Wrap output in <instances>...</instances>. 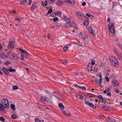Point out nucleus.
<instances>
[{
  "mask_svg": "<svg viewBox=\"0 0 122 122\" xmlns=\"http://www.w3.org/2000/svg\"><path fill=\"white\" fill-rule=\"evenodd\" d=\"M63 4V2L60 0H58L56 2L57 5L60 6Z\"/></svg>",
  "mask_w": 122,
  "mask_h": 122,
  "instance_id": "nucleus-16",
  "label": "nucleus"
},
{
  "mask_svg": "<svg viewBox=\"0 0 122 122\" xmlns=\"http://www.w3.org/2000/svg\"><path fill=\"white\" fill-rule=\"evenodd\" d=\"M62 63L63 64H66L67 63V61L66 60H62L61 61Z\"/></svg>",
  "mask_w": 122,
  "mask_h": 122,
  "instance_id": "nucleus-35",
  "label": "nucleus"
},
{
  "mask_svg": "<svg viewBox=\"0 0 122 122\" xmlns=\"http://www.w3.org/2000/svg\"><path fill=\"white\" fill-rule=\"evenodd\" d=\"M2 103L4 106V107L8 108L9 107L8 100L6 99H4L2 101Z\"/></svg>",
  "mask_w": 122,
  "mask_h": 122,
  "instance_id": "nucleus-4",
  "label": "nucleus"
},
{
  "mask_svg": "<svg viewBox=\"0 0 122 122\" xmlns=\"http://www.w3.org/2000/svg\"><path fill=\"white\" fill-rule=\"evenodd\" d=\"M0 56L1 58L3 59H4L7 57V56L6 55H5L4 53H2L0 54Z\"/></svg>",
  "mask_w": 122,
  "mask_h": 122,
  "instance_id": "nucleus-24",
  "label": "nucleus"
},
{
  "mask_svg": "<svg viewBox=\"0 0 122 122\" xmlns=\"http://www.w3.org/2000/svg\"><path fill=\"white\" fill-rule=\"evenodd\" d=\"M110 61L112 64L115 66H118V62L117 59L113 56L109 58Z\"/></svg>",
  "mask_w": 122,
  "mask_h": 122,
  "instance_id": "nucleus-2",
  "label": "nucleus"
},
{
  "mask_svg": "<svg viewBox=\"0 0 122 122\" xmlns=\"http://www.w3.org/2000/svg\"><path fill=\"white\" fill-rule=\"evenodd\" d=\"M115 92L117 93H118L119 92V91L117 89V88L115 89L114 90Z\"/></svg>",
  "mask_w": 122,
  "mask_h": 122,
  "instance_id": "nucleus-54",
  "label": "nucleus"
},
{
  "mask_svg": "<svg viewBox=\"0 0 122 122\" xmlns=\"http://www.w3.org/2000/svg\"><path fill=\"white\" fill-rule=\"evenodd\" d=\"M81 89H82L83 90H85L86 89V88L85 87L82 86V88H81Z\"/></svg>",
  "mask_w": 122,
  "mask_h": 122,
  "instance_id": "nucleus-62",
  "label": "nucleus"
},
{
  "mask_svg": "<svg viewBox=\"0 0 122 122\" xmlns=\"http://www.w3.org/2000/svg\"><path fill=\"white\" fill-rule=\"evenodd\" d=\"M41 100L43 101H45L51 103L52 102V101L50 99L48 98L47 99L44 96H42L41 97Z\"/></svg>",
  "mask_w": 122,
  "mask_h": 122,
  "instance_id": "nucleus-8",
  "label": "nucleus"
},
{
  "mask_svg": "<svg viewBox=\"0 0 122 122\" xmlns=\"http://www.w3.org/2000/svg\"><path fill=\"white\" fill-rule=\"evenodd\" d=\"M58 106L62 109H64V106L61 103H60L59 104Z\"/></svg>",
  "mask_w": 122,
  "mask_h": 122,
  "instance_id": "nucleus-28",
  "label": "nucleus"
},
{
  "mask_svg": "<svg viewBox=\"0 0 122 122\" xmlns=\"http://www.w3.org/2000/svg\"><path fill=\"white\" fill-rule=\"evenodd\" d=\"M10 45L11 44H9L7 50L9 52L12 51L13 48L14 47V45L11 46Z\"/></svg>",
  "mask_w": 122,
  "mask_h": 122,
  "instance_id": "nucleus-13",
  "label": "nucleus"
},
{
  "mask_svg": "<svg viewBox=\"0 0 122 122\" xmlns=\"http://www.w3.org/2000/svg\"><path fill=\"white\" fill-rule=\"evenodd\" d=\"M87 95L89 97H95V95H93L91 93H88Z\"/></svg>",
  "mask_w": 122,
  "mask_h": 122,
  "instance_id": "nucleus-40",
  "label": "nucleus"
},
{
  "mask_svg": "<svg viewBox=\"0 0 122 122\" xmlns=\"http://www.w3.org/2000/svg\"><path fill=\"white\" fill-rule=\"evenodd\" d=\"M10 107L13 111H15V106L14 104H11L10 105Z\"/></svg>",
  "mask_w": 122,
  "mask_h": 122,
  "instance_id": "nucleus-27",
  "label": "nucleus"
},
{
  "mask_svg": "<svg viewBox=\"0 0 122 122\" xmlns=\"http://www.w3.org/2000/svg\"><path fill=\"white\" fill-rule=\"evenodd\" d=\"M4 107V106L2 103H0V111H3V109L5 108Z\"/></svg>",
  "mask_w": 122,
  "mask_h": 122,
  "instance_id": "nucleus-20",
  "label": "nucleus"
},
{
  "mask_svg": "<svg viewBox=\"0 0 122 122\" xmlns=\"http://www.w3.org/2000/svg\"><path fill=\"white\" fill-rule=\"evenodd\" d=\"M15 20H17L18 21H20V20L19 18H16L15 19Z\"/></svg>",
  "mask_w": 122,
  "mask_h": 122,
  "instance_id": "nucleus-60",
  "label": "nucleus"
},
{
  "mask_svg": "<svg viewBox=\"0 0 122 122\" xmlns=\"http://www.w3.org/2000/svg\"><path fill=\"white\" fill-rule=\"evenodd\" d=\"M47 0H46V1H45V2H42V5L43 6H46L47 5V4L48 3V2L47 1Z\"/></svg>",
  "mask_w": 122,
  "mask_h": 122,
  "instance_id": "nucleus-30",
  "label": "nucleus"
},
{
  "mask_svg": "<svg viewBox=\"0 0 122 122\" xmlns=\"http://www.w3.org/2000/svg\"><path fill=\"white\" fill-rule=\"evenodd\" d=\"M108 28L111 32L110 33V35L111 36H114L115 35V31L113 24L111 22L110 23L108 24Z\"/></svg>",
  "mask_w": 122,
  "mask_h": 122,
  "instance_id": "nucleus-1",
  "label": "nucleus"
},
{
  "mask_svg": "<svg viewBox=\"0 0 122 122\" xmlns=\"http://www.w3.org/2000/svg\"><path fill=\"white\" fill-rule=\"evenodd\" d=\"M105 79L107 81V82H109V78L108 77H105Z\"/></svg>",
  "mask_w": 122,
  "mask_h": 122,
  "instance_id": "nucleus-55",
  "label": "nucleus"
},
{
  "mask_svg": "<svg viewBox=\"0 0 122 122\" xmlns=\"http://www.w3.org/2000/svg\"><path fill=\"white\" fill-rule=\"evenodd\" d=\"M114 51L116 55L117 56L120 53V52H118L116 49H114Z\"/></svg>",
  "mask_w": 122,
  "mask_h": 122,
  "instance_id": "nucleus-36",
  "label": "nucleus"
},
{
  "mask_svg": "<svg viewBox=\"0 0 122 122\" xmlns=\"http://www.w3.org/2000/svg\"><path fill=\"white\" fill-rule=\"evenodd\" d=\"M98 98L101 100H104V98L101 95L99 96H98Z\"/></svg>",
  "mask_w": 122,
  "mask_h": 122,
  "instance_id": "nucleus-41",
  "label": "nucleus"
},
{
  "mask_svg": "<svg viewBox=\"0 0 122 122\" xmlns=\"http://www.w3.org/2000/svg\"><path fill=\"white\" fill-rule=\"evenodd\" d=\"M86 3L85 2H83L82 3V5L83 6H85L86 5Z\"/></svg>",
  "mask_w": 122,
  "mask_h": 122,
  "instance_id": "nucleus-59",
  "label": "nucleus"
},
{
  "mask_svg": "<svg viewBox=\"0 0 122 122\" xmlns=\"http://www.w3.org/2000/svg\"><path fill=\"white\" fill-rule=\"evenodd\" d=\"M15 12H16L14 10H13L12 11H10V13H15Z\"/></svg>",
  "mask_w": 122,
  "mask_h": 122,
  "instance_id": "nucleus-57",
  "label": "nucleus"
},
{
  "mask_svg": "<svg viewBox=\"0 0 122 122\" xmlns=\"http://www.w3.org/2000/svg\"><path fill=\"white\" fill-rule=\"evenodd\" d=\"M19 57L16 54L14 53V56H13V58L12 59L15 60H18L19 59Z\"/></svg>",
  "mask_w": 122,
  "mask_h": 122,
  "instance_id": "nucleus-19",
  "label": "nucleus"
},
{
  "mask_svg": "<svg viewBox=\"0 0 122 122\" xmlns=\"http://www.w3.org/2000/svg\"><path fill=\"white\" fill-rule=\"evenodd\" d=\"M106 91L104 92V93H106L108 96H110L111 95V89L108 87L106 88Z\"/></svg>",
  "mask_w": 122,
  "mask_h": 122,
  "instance_id": "nucleus-6",
  "label": "nucleus"
},
{
  "mask_svg": "<svg viewBox=\"0 0 122 122\" xmlns=\"http://www.w3.org/2000/svg\"><path fill=\"white\" fill-rule=\"evenodd\" d=\"M64 2L66 3H68L71 4H72V2L70 0H65L64 1Z\"/></svg>",
  "mask_w": 122,
  "mask_h": 122,
  "instance_id": "nucleus-33",
  "label": "nucleus"
},
{
  "mask_svg": "<svg viewBox=\"0 0 122 122\" xmlns=\"http://www.w3.org/2000/svg\"><path fill=\"white\" fill-rule=\"evenodd\" d=\"M18 86L17 85L15 86H13L12 88L14 90L17 89H18Z\"/></svg>",
  "mask_w": 122,
  "mask_h": 122,
  "instance_id": "nucleus-37",
  "label": "nucleus"
},
{
  "mask_svg": "<svg viewBox=\"0 0 122 122\" xmlns=\"http://www.w3.org/2000/svg\"><path fill=\"white\" fill-rule=\"evenodd\" d=\"M91 34L93 36H95V34L94 33V30L92 27H90L88 30Z\"/></svg>",
  "mask_w": 122,
  "mask_h": 122,
  "instance_id": "nucleus-12",
  "label": "nucleus"
},
{
  "mask_svg": "<svg viewBox=\"0 0 122 122\" xmlns=\"http://www.w3.org/2000/svg\"><path fill=\"white\" fill-rule=\"evenodd\" d=\"M57 13L60 15H61V12L60 11H59L57 12Z\"/></svg>",
  "mask_w": 122,
  "mask_h": 122,
  "instance_id": "nucleus-61",
  "label": "nucleus"
},
{
  "mask_svg": "<svg viewBox=\"0 0 122 122\" xmlns=\"http://www.w3.org/2000/svg\"><path fill=\"white\" fill-rule=\"evenodd\" d=\"M78 96L79 97V98H80V99L81 100L83 99V97L81 95H78Z\"/></svg>",
  "mask_w": 122,
  "mask_h": 122,
  "instance_id": "nucleus-47",
  "label": "nucleus"
},
{
  "mask_svg": "<svg viewBox=\"0 0 122 122\" xmlns=\"http://www.w3.org/2000/svg\"><path fill=\"white\" fill-rule=\"evenodd\" d=\"M9 44H11L10 45L11 46L14 45V47L15 44V42L14 41H11Z\"/></svg>",
  "mask_w": 122,
  "mask_h": 122,
  "instance_id": "nucleus-38",
  "label": "nucleus"
},
{
  "mask_svg": "<svg viewBox=\"0 0 122 122\" xmlns=\"http://www.w3.org/2000/svg\"><path fill=\"white\" fill-rule=\"evenodd\" d=\"M10 62L8 61H6L5 63V64L6 65H8L10 64Z\"/></svg>",
  "mask_w": 122,
  "mask_h": 122,
  "instance_id": "nucleus-44",
  "label": "nucleus"
},
{
  "mask_svg": "<svg viewBox=\"0 0 122 122\" xmlns=\"http://www.w3.org/2000/svg\"><path fill=\"white\" fill-rule=\"evenodd\" d=\"M63 49L64 51H66L68 50V47L67 46H65L63 47Z\"/></svg>",
  "mask_w": 122,
  "mask_h": 122,
  "instance_id": "nucleus-43",
  "label": "nucleus"
},
{
  "mask_svg": "<svg viewBox=\"0 0 122 122\" xmlns=\"http://www.w3.org/2000/svg\"><path fill=\"white\" fill-rule=\"evenodd\" d=\"M2 70L3 72L5 74L8 75L9 73V69H7L5 67H4L2 69Z\"/></svg>",
  "mask_w": 122,
  "mask_h": 122,
  "instance_id": "nucleus-14",
  "label": "nucleus"
},
{
  "mask_svg": "<svg viewBox=\"0 0 122 122\" xmlns=\"http://www.w3.org/2000/svg\"><path fill=\"white\" fill-rule=\"evenodd\" d=\"M9 71L10 72H15V69H12L11 67H10V68L9 69Z\"/></svg>",
  "mask_w": 122,
  "mask_h": 122,
  "instance_id": "nucleus-34",
  "label": "nucleus"
},
{
  "mask_svg": "<svg viewBox=\"0 0 122 122\" xmlns=\"http://www.w3.org/2000/svg\"><path fill=\"white\" fill-rule=\"evenodd\" d=\"M58 19V18L57 17H55L53 18V20L55 22Z\"/></svg>",
  "mask_w": 122,
  "mask_h": 122,
  "instance_id": "nucleus-49",
  "label": "nucleus"
},
{
  "mask_svg": "<svg viewBox=\"0 0 122 122\" xmlns=\"http://www.w3.org/2000/svg\"><path fill=\"white\" fill-rule=\"evenodd\" d=\"M14 53L13 52H9L7 54V56L8 58L10 59H12L13 58V56Z\"/></svg>",
  "mask_w": 122,
  "mask_h": 122,
  "instance_id": "nucleus-11",
  "label": "nucleus"
},
{
  "mask_svg": "<svg viewBox=\"0 0 122 122\" xmlns=\"http://www.w3.org/2000/svg\"><path fill=\"white\" fill-rule=\"evenodd\" d=\"M117 45L122 50V44H117Z\"/></svg>",
  "mask_w": 122,
  "mask_h": 122,
  "instance_id": "nucleus-46",
  "label": "nucleus"
},
{
  "mask_svg": "<svg viewBox=\"0 0 122 122\" xmlns=\"http://www.w3.org/2000/svg\"><path fill=\"white\" fill-rule=\"evenodd\" d=\"M19 49L21 51H22L26 55V56H29V54L25 50H23L21 49L20 48H19Z\"/></svg>",
  "mask_w": 122,
  "mask_h": 122,
  "instance_id": "nucleus-21",
  "label": "nucleus"
},
{
  "mask_svg": "<svg viewBox=\"0 0 122 122\" xmlns=\"http://www.w3.org/2000/svg\"><path fill=\"white\" fill-rule=\"evenodd\" d=\"M52 11V10L51 9H50L47 12V13L49 14H50L51 13Z\"/></svg>",
  "mask_w": 122,
  "mask_h": 122,
  "instance_id": "nucleus-45",
  "label": "nucleus"
},
{
  "mask_svg": "<svg viewBox=\"0 0 122 122\" xmlns=\"http://www.w3.org/2000/svg\"><path fill=\"white\" fill-rule=\"evenodd\" d=\"M85 103L87 106H89L92 108L94 107L95 106L92 103H91L87 101H85Z\"/></svg>",
  "mask_w": 122,
  "mask_h": 122,
  "instance_id": "nucleus-9",
  "label": "nucleus"
},
{
  "mask_svg": "<svg viewBox=\"0 0 122 122\" xmlns=\"http://www.w3.org/2000/svg\"><path fill=\"white\" fill-rule=\"evenodd\" d=\"M91 64L92 65H94L95 64V61L94 60H92Z\"/></svg>",
  "mask_w": 122,
  "mask_h": 122,
  "instance_id": "nucleus-52",
  "label": "nucleus"
},
{
  "mask_svg": "<svg viewBox=\"0 0 122 122\" xmlns=\"http://www.w3.org/2000/svg\"><path fill=\"white\" fill-rule=\"evenodd\" d=\"M65 26L66 27H69L70 26H72L76 29L77 28L76 25L75 24V23L73 22L72 23L71 22H67L65 24Z\"/></svg>",
  "mask_w": 122,
  "mask_h": 122,
  "instance_id": "nucleus-3",
  "label": "nucleus"
},
{
  "mask_svg": "<svg viewBox=\"0 0 122 122\" xmlns=\"http://www.w3.org/2000/svg\"><path fill=\"white\" fill-rule=\"evenodd\" d=\"M100 67L102 68H103L104 66V64L102 63H101L100 65Z\"/></svg>",
  "mask_w": 122,
  "mask_h": 122,
  "instance_id": "nucleus-51",
  "label": "nucleus"
},
{
  "mask_svg": "<svg viewBox=\"0 0 122 122\" xmlns=\"http://www.w3.org/2000/svg\"><path fill=\"white\" fill-rule=\"evenodd\" d=\"M92 65L91 63H89L88 65V70L92 71Z\"/></svg>",
  "mask_w": 122,
  "mask_h": 122,
  "instance_id": "nucleus-15",
  "label": "nucleus"
},
{
  "mask_svg": "<svg viewBox=\"0 0 122 122\" xmlns=\"http://www.w3.org/2000/svg\"><path fill=\"white\" fill-rule=\"evenodd\" d=\"M89 23V20L88 19H87L86 21L84 22V25L85 26L87 25Z\"/></svg>",
  "mask_w": 122,
  "mask_h": 122,
  "instance_id": "nucleus-26",
  "label": "nucleus"
},
{
  "mask_svg": "<svg viewBox=\"0 0 122 122\" xmlns=\"http://www.w3.org/2000/svg\"><path fill=\"white\" fill-rule=\"evenodd\" d=\"M102 103H105L106 102V101L104 99V100H102Z\"/></svg>",
  "mask_w": 122,
  "mask_h": 122,
  "instance_id": "nucleus-64",
  "label": "nucleus"
},
{
  "mask_svg": "<svg viewBox=\"0 0 122 122\" xmlns=\"http://www.w3.org/2000/svg\"><path fill=\"white\" fill-rule=\"evenodd\" d=\"M0 120L4 122L5 121V119L3 117H0Z\"/></svg>",
  "mask_w": 122,
  "mask_h": 122,
  "instance_id": "nucleus-42",
  "label": "nucleus"
},
{
  "mask_svg": "<svg viewBox=\"0 0 122 122\" xmlns=\"http://www.w3.org/2000/svg\"><path fill=\"white\" fill-rule=\"evenodd\" d=\"M51 36V34L49 33H48L47 35L48 38V39H50V36Z\"/></svg>",
  "mask_w": 122,
  "mask_h": 122,
  "instance_id": "nucleus-56",
  "label": "nucleus"
},
{
  "mask_svg": "<svg viewBox=\"0 0 122 122\" xmlns=\"http://www.w3.org/2000/svg\"><path fill=\"white\" fill-rule=\"evenodd\" d=\"M102 78H100L99 81L97 79H95L94 81L97 83L99 84H101Z\"/></svg>",
  "mask_w": 122,
  "mask_h": 122,
  "instance_id": "nucleus-23",
  "label": "nucleus"
},
{
  "mask_svg": "<svg viewBox=\"0 0 122 122\" xmlns=\"http://www.w3.org/2000/svg\"><path fill=\"white\" fill-rule=\"evenodd\" d=\"M11 117L13 119H15L17 118V116L15 114H13L11 115Z\"/></svg>",
  "mask_w": 122,
  "mask_h": 122,
  "instance_id": "nucleus-32",
  "label": "nucleus"
},
{
  "mask_svg": "<svg viewBox=\"0 0 122 122\" xmlns=\"http://www.w3.org/2000/svg\"><path fill=\"white\" fill-rule=\"evenodd\" d=\"M65 20H68L69 21H70V19L67 17L65 16Z\"/></svg>",
  "mask_w": 122,
  "mask_h": 122,
  "instance_id": "nucleus-50",
  "label": "nucleus"
},
{
  "mask_svg": "<svg viewBox=\"0 0 122 122\" xmlns=\"http://www.w3.org/2000/svg\"><path fill=\"white\" fill-rule=\"evenodd\" d=\"M112 84L115 87L118 86L119 85V83L116 80L113 79L112 80Z\"/></svg>",
  "mask_w": 122,
  "mask_h": 122,
  "instance_id": "nucleus-10",
  "label": "nucleus"
},
{
  "mask_svg": "<svg viewBox=\"0 0 122 122\" xmlns=\"http://www.w3.org/2000/svg\"><path fill=\"white\" fill-rule=\"evenodd\" d=\"M106 120L107 121H111L110 117H108V118L106 119Z\"/></svg>",
  "mask_w": 122,
  "mask_h": 122,
  "instance_id": "nucleus-53",
  "label": "nucleus"
},
{
  "mask_svg": "<svg viewBox=\"0 0 122 122\" xmlns=\"http://www.w3.org/2000/svg\"><path fill=\"white\" fill-rule=\"evenodd\" d=\"M76 16L78 19H81L80 17H83L84 16V14L81 12L77 11L76 12Z\"/></svg>",
  "mask_w": 122,
  "mask_h": 122,
  "instance_id": "nucleus-5",
  "label": "nucleus"
},
{
  "mask_svg": "<svg viewBox=\"0 0 122 122\" xmlns=\"http://www.w3.org/2000/svg\"><path fill=\"white\" fill-rule=\"evenodd\" d=\"M66 116H68V117H70L71 116V114L70 113H69L66 114Z\"/></svg>",
  "mask_w": 122,
  "mask_h": 122,
  "instance_id": "nucleus-58",
  "label": "nucleus"
},
{
  "mask_svg": "<svg viewBox=\"0 0 122 122\" xmlns=\"http://www.w3.org/2000/svg\"><path fill=\"white\" fill-rule=\"evenodd\" d=\"M102 107L104 110H108L109 109V107L107 106H102Z\"/></svg>",
  "mask_w": 122,
  "mask_h": 122,
  "instance_id": "nucleus-29",
  "label": "nucleus"
},
{
  "mask_svg": "<svg viewBox=\"0 0 122 122\" xmlns=\"http://www.w3.org/2000/svg\"><path fill=\"white\" fill-rule=\"evenodd\" d=\"M79 36V37L83 39H86L87 38V36L84 32H82L80 33Z\"/></svg>",
  "mask_w": 122,
  "mask_h": 122,
  "instance_id": "nucleus-7",
  "label": "nucleus"
},
{
  "mask_svg": "<svg viewBox=\"0 0 122 122\" xmlns=\"http://www.w3.org/2000/svg\"><path fill=\"white\" fill-rule=\"evenodd\" d=\"M86 15L88 17L90 18H93V16L90 15L89 14H88V13H86Z\"/></svg>",
  "mask_w": 122,
  "mask_h": 122,
  "instance_id": "nucleus-39",
  "label": "nucleus"
},
{
  "mask_svg": "<svg viewBox=\"0 0 122 122\" xmlns=\"http://www.w3.org/2000/svg\"><path fill=\"white\" fill-rule=\"evenodd\" d=\"M36 8V7L35 3H33L31 7V10H33L35 9Z\"/></svg>",
  "mask_w": 122,
  "mask_h": 122,
  "instance_id": "nucleus-17",
  "label": "nucleus"
},
{
  "mask_svg": "<svg viewBox=\"0 0 122 122\" xmlns=\"http://www.w3.org/2000/svg\"><path fill=\"white\" fill-rule=\"evenodd\" d=\"M52 94L57 98H59L58 97H57L58 96L60 95L57 92H54L52 93Z\"/></svg>",
  "mask_w": 122,
  "mask_h": 122,
  "instance_id": "nucleus-18",
  "label": "nucleus"
},
{
  "mask_svg": "<svg viewBox=\"0 0 122 122\" xmlns=\"http://www.w3.org/2000/svg\"><path fill=\"white\" fill-rule=\"evenodd\" d=\"M35 121L36 122H44V121L43 120H40L38 118H36L35 119Z\"/></svg>",
  "mask_w": 122,
  "mask_h": 122,
  "instance_id": "nucleus-25",
  "label": "nucleus"
},
{
  "mask_svg": "<svg viewBox=\"0 0 122 122\" xmlns=\"http://www.w3.org/2000/svg\"><path fill=\"white\" fill-rule=\"evenodd\" d=\"M27 1L26 0H21L20 2V3L22 5H24L26 3Z\"/></svg>",
  "mask_w": 122,
  "mask_h": 122,
  "instance_id": "nucleus-22",
  "label": "nucleus"
},
{
  "mask_svg": "<svg viewBox=\"0 0 122 122\" xmlns=\"http://www.w3.org/2000/svg\"><path fill=\"white\" fill-rule=\"evenodd\" d=\"M38 106L39 107H40V108H43V107H44V106H42V105H41L40 104H39V103H38L37 104Z\"/></svg>",
  "mask_w": 122,
  "mask_h": 122,
  "instance_id": "nucleus-48",
  "label": "nucleus"
},
{
  "mask_svg": "<svg viewBox=\"0 0 122 122\" xmlns=\"http://www.w3.org/2000/svg\"><path fill=\"white\" fill-rule=\"evenodd\" d=\"M117 56L119 59H122V54L120 53Z\"/></svg>",
  "mask_w": 122,
  "mask_h": 122,
  "instance_id": "nucleus-31",
  "label": "nucleus"
},
{
  "mask_svg": "<svg viewBox=\"0 0 122 122\" xmlns=\"http://www.w3.org/2000/svg\"><path fill=\"white\" fill-rule=\"evenodd\" d=\"M56 15V14L55 13H53L51 14V16H52L53 17H54Z\"/></svg>",
  "mask_w": 122,
  "mask_h": 122,
  "instance_id": "nucleus-63",
  "label": "nucleus"
}]
</instances>
